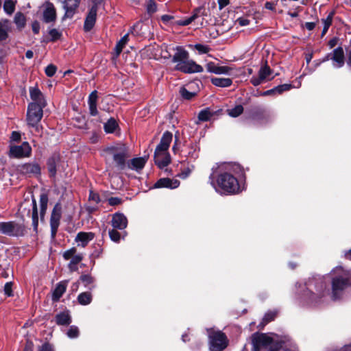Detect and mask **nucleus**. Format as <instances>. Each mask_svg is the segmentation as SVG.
<instances>
[{"instance_id": "nucleus-1", "label": "nucleus", "mask_w": 351, "mask_h": 351, "mask_svg": "<svg viewBox=\"0 0 351 351\" xmlns=\"http://www.w3.org/2000/svg\"><path fill=\"white\" fill-rule=\"evenodd\" d=\"M213 173L209 176L210 184L215 187L214 176L218 173L217 178V186L222 193L227 194H234L239 193L240 187L237 179L234 175L242 172L241 167L237 164H221L218 165L216 169L213 168Z\"/></svg>"}, {"instance_id": "nucleus-2", "label": "nucleus", "mask_w": 351, "mask_h": 351, "mask_svg": "<svg viewBox=\"0 0 351 351\" xmlns=\"http://www.w3.org/2000/svg\"><path fill=\"white\" fill-rule=\"evenodd\" d=\"M175 51L172 56V62L176 63V69L184 73H201L203 67L193 60L189 59V52L183 47H173Z\"/></svg>"}, {"instance_id": "nucleus-3", "label": "nucleus", "mask_w": 351, "mask_h": 351, "mask_svg": "<svg viewBox=\"0 0 351 351\" xmlns=\"http://www.w3.org/2000/svg\"><path fill=\"white\" fill-rule=\"evenodd\" d=\"M332 273L334 277L332 280V297L336 300L350 285L351 271L345 270L341 267H337Z\"/></svg>"}, {"instance_id": "nucleus-4", "label": "nucleus", "mask_w": 351, "mask_h": 351, "mask_svg": "<svg viewBox=\"0 0 351 351\" xmlns=\"http://www.w3.org/2000/svg\"><path fill=\"white\" fill-rule=\"evenodd\" d=\"M172 138L173 135L170 132H165L162 134L160 143L155 149V163L160 169L167 167L171 162V158L168 152V149L170 143L172 141Z\"/></svg>"}, {"instance_id": "nucleus-5", "label": "nucleus", "mask_w": 351, "mask_h": 351, "mask_svg": "<svg viewBox=\"0 0 351 351\" xmlns=\"http://www.w3.org/2000/svg\"><path fill=\"white\" fill-rule=\"evenodd\" d=\"M106 160L112 158L116 167L119 170H123L127 166L126 160L129 158L128 147L125 144H117L109 146L104 150Z\"/></svg>"}, {"instance_id": "nucleus-6", "label": "nucleus", "mask_w": 351, "mask_h": 351, "mask_svg": "<svg viewBox=\"0 0 351 351\" xmlns=\"http://www.w3.org/2000/svg\"><path fill=\"white\" fill-rule=\"evenodd\" d=\"M43 106L36 103H30L27 107V122L29 126L34 128L38 134L41 133L42 127L39 125L43 116Z\"/></svg>"}, {"instance_id": "nucleus-7", "label": "nucleus", "mask_w": 351, "mask_h": 351, "mask_svg": "<svg viewBox=\"0 0 351 351\" xmlns=\"http://www.w3.org/2000/svg\"><path fill=\"white\" fill-rule=\"evenodd\" d=\"M252 341L254 351H278V350L273 339L267 334H254Z\"/></svg>"}, {"instance_id": "nucleus-8", "label": "nucleus", "mask_w": 351, "mask_h": 351, "mask_svg": "<svg viewBox=\"0 0 351 351\" xmlns=\"http://www.w3.org/2000/svg\"><path fill=\"white\" fill-rule=\"evenodd\" d=\"M210 351H223L228 345L226 335L220 330H208Z\"/></svg>"}, {"instance_id": "nucleus-9", "label": "nucleus", "mask_w": 351, "mask_h": 351, "mask_svg": "<svg viewBox=\"0 0 351 351\" xmlns=\"http://www.w3.org/2000/svg\"><path fill=\"white\" fill-rule=\"evenodd\" d=\"M0 232L9 237H22L26 233V228L16 221L0 222Z\"/></svg>"}, {"instance_id": "nucleus-10", "label": "nucleus", "mask_w": 351, "mask_h": 351, "mask_svg": "<svg viewBox=\"0 0 351 351\" xmlns=\"http://www.w3.org/2000/svg\"><path fill=\"white\" fill-rule=\"evenodd\" d=\"M32 148L27 142H23L21 145L10 147L9 155L10 157L21 158L30 156Z\"/></svg>"}, {"instance_id": "nucleus-11", "label": "nucleus", "mask_w": 351, "mask_h": 351, "mask_svg": "<svg viewBox=\"0 0 351 351\" xmlns=\"http://www.w3.org/2000/svg\"><path fill=\"white\" fill-rule=\"evenodd\" d=\"M329 60H332L334 67L340 68L344 64V51L342 47H339L333 50L332 53H328L323 59L322 62Z\"/></svg>"}, {"instance_id": "nucleus-12", "label": "nucleus", "mask_w": 351, "mask_h": 351, "mask_svg": "<svg viewBox=\"0 0 351 351\" xmlns=\"http://www.w3.org/2000/svg\"><path fill=\"white\" fill-rule=\"evenodd\" d=\"M271 74L272 70L267 66V64H265L261 67L258 71V75L253 76L251 78L250 82L254 86H258L265 81L272 80L274 77H270Z\"/></svg>"}, {"instance_id": "nucleus-13", "label": "nucleus", "mask_w": 351, "mask_h": 351, "mask_svg": "<svg viewBox=\"0 0 351 351\" xmlns=\"http://www.w3.org/2000/svg\"><path fill=\"white\" fill-rule=\"evenodd\" d=\"M62 215V208L60 204H56L55 206L53 207V209L52 210L51 218H50V226H51V234L53 237H55L58 228L60 225V221L61 219Z\"/></svg>"}, {"instance_id": "nucleus-14", "label": "nucleus", "mask_w": 351, "mask_h": 351, "mask_svg": "<svg viewBox=\"0 0 351 351\" xmlns=\"http://www.w3.org/2000/svg\"><path fill=\"white\" fill-rule=\"evenodd\" d=\"M315 287L316 293L313 292L312 290L306 291L305 292V296L308 298L309 302L313 305L317 304L321 298L324 295L326 285L321 282L318 287L316 286Z\"/></svg>"}, {"instance_id": "nucleus-15", "label": "nucleus", "mask_w": 351, "mask_h": 351, "mask_svg": "<svg viewBox=\"0 0 351 351\" xmlns=\"http://www.w3.org/2000/svg\"><path fill=\"white\" fill-rule=\"evenodd\" d=\"M43 20L46 23L54 22L56 20V10L53 4L47 1L43 5Z\"/></svg>"}, {"instance_id": "nucleus-16", "label": "nucleus", "mask_w": 351, "mask_h": 351, "mask_svg": "<svg viewBox=\"0 0 351 351\" xmlns=\"http://www.w3.org/2000/svg\"><path fill=\"white\" fill-rule=\"evenodd\" d=\"M97 12V6L94 5L90 9L84 25V29L85 32L90 31L95 25Z\"/></svg>"}, {"instance_id": "nucleus-17", "label": "nucleus", "mask_w": 351, "mask_h": 351, "mask_svg": "<svg viewBox=\"0 0 351 351\" xmlns=\"http://www.w3.org/2000/svg\"><path fill=\"white\" fill-rule=\"evenodd\" d=\"M80 3V0H64V9L65 10V14L63 18H72L76 12Z\"/></svg>"}, {"instance_id": "nucleus-18", "label": "nucleus", "mask_w": 351, "mask_h": 351, "mask_svg": "<svg viewBox=\"0 0 351 351\" xmlns=\"http://www.w3.org/2000/svg\"><path fill=\"white\" fill-rule=\"evenodd\" d=\"M111 224L114 228L124 230L128 226V219L122 213H115L113 215Z\"/></svg>"}, {"instance_id": "nucleus-19", "label": "nucleus", "mask_w": 351, "mask_h": 351, "mask_svg": "<svg viewBox=\"0 0 351 351\" xmlns=\"http://www.w3.org/2000/svg\"><path fill=\"white\" fill-rule=\"evenodd\" d=\"M19 171L26 175H38L40 173V167L37 163H25L19 167Z\"/></svg>"}, {"instance_id": "nucleus-20", "label": "nucleus", "mask_w": 351, "mask_h": 351, "mask_svg": "<svg viewBox=\"0 0 351 351\" xmlns=\"http://www.w3.org/2000/svg\"><path fill=\"white\" fill-rule=\"evenodd\" d=\"M180 185L178 180H172L168 178H160L154 184V188H169L176 189Z\"/></svg>"}, {"instance_id": "nucleus-21", "label": "nucleus", "mask_w": 351, "mask_h": 351, "mask_svg": "<svg viewBox=\"0 0 351 351\" xmlns=\"http://www.w3.org/2000/svg\"><path fill=\"white\" fill-rule=\"evenodd\" d=\"M206 68L208 72L217 75L227 74L231 71V69L228 66H218L213 62H208L206 64Z\"/></svg>"}, {"instance_id": "nucleus-22", "label": "nucleus", "mask_w": 351, "mask_h": 351, "mask_svg": "<svg viewBox=\"0 0 351 351\" xmlns=\"http://www.w3.org/2000/svg\"><path fill=\"white\" fill-rule=\"evenodd\" d=\"M29 95L31 99H32V103L38 104L40 106H46L47 103L44 98L43 95L40 92V90L37 88H30L29 89Z\"/></svg>"}, {"instance_id": "nucleus-23", "label": "nucleus", "mask_w": 351, "mask_h": 351, "mask_svg": "<svg viewBox=\"0 0 351 351\" xmlns=\"http://www.w3.org/2000/svg\"><path fill=\"white\" fill-rule=\"evenodd\" d=\"M147 158L146 157H140V158H133L128 162L127 167L130 169L138 171L144 167V166L147 162Z\"/></svg>"}, {"instance_id": "nucleus-24", "label": "nucleus", "mask_w": 351, "mask_h": 351, "mask_svg": "<svg viewBox=\"0 0 351 351\" xmlns=\"http://www.w3.org/2000/svg\"><path fill=\"white\" fill-rule=\"evenodd\" d=\"M93 238L94 234L92 232H80L77 234L75 241L79 243V246L84 247Z\"/></svg>"}, {"instance_id": "nucleus-25", "label": "nucleus", "mask_w": 351, "mask_h": 351, "mask_svg": "<svg viewBox=\"0 0 351 351\" xmlns=\"http://www.w3.org/2000/svg\"><path fill=\"white\" fill-rule=\"evenodd\" d=\"M97 91H93L88 97V107H89V112L91 116H96L98 114L97 108Z\"/></svg>"}, {"instance_id": "nucleus-26", "label": "nucleus", "mask_w": 351, "mask_h": 351, "mask_svg": "<svg viewBox=\"0 0 351 351\" xmlns=\"http://www.w3.org/2000/svg\"><path fill=\"white\" fill-rule=\"evenodd\" d=\"M56 322L58 325L67 326L71 322V317L69 311H64L56 315Z\"/></svg>"}, {"instance_id": "nucleus-27", "label": "nucleus", "mask_w": 351, "mask_h": 351, "mask_svg": "<svg viewBox=\"0 0 351 351\" xmlns=\"http://www.w3.org/2000/svg\"><path fill=\"white\" fill-rule=\"evenodd\" d=\"M67 282H59L55 289L53 291L52 294V300L53 302H58L60 298L62 296L64 293L66 289Z\"/></svg>"}, {"instance_id": "nucleus-28", "label": "nucleus", "mask_w": 351, "mask_h": 351, "mask_svg": "<svg viewBox=\"0 0 351 351\" xmlns=\"http://www.w3.org/2000/svg\"><path fill=\"white\" fill-rule=\"evenodd\" d=\"M210 82L215 86L221 88L229 87L232 84V80L230 78L225 77H212Z\"/></svg>"}, {"instance_id": "nucleus-29", "label": "nucleus", "mask_w": 351, "mask_h": 351, "mask_svg": "<svg viewBox=\"0 0 351 351\" xmlns=\"http://www.w3.org/2000/svg\"><path fill=\"white\" fill-rule=\"evenodd\" d=\"M10 29L9 21L5 19L0 21V40H5L8 37V31Z\"/></svg>"}, {"instance_id": "nucleus-30", "label": "nucleus", "mask_w": 351, "mask_h": 351, "mask_svg": "<svg viewBox=\"0 0 351 351\" xmlns=\"http://www.w3.org/2000/svg\"><path fill=\"white\" fill-rule=\"evenodd\" d=\"M80 281H81L85 287L88 288L89 289H92L95 287L94 282L95 279L90 274H83L80 278Z\"/></svg>"}, {"instance_id": "nucleus-31", "label": "nucleus", "mask_w": 351, "mask_h": 351, "mask_svg": "<svg viewBox=\"0 0 351 351\" xmlns=\"http://www.w3.org/2000/svg\"><path fill=\"white\" fill-rule=\"evenodd\" d=\"M192 14L195 20L199 18L202 19V21H201V25H202L204 17L208 16V10L204 6H199L194 9Z\"/></svg>"}, {"instance_id": "nucleus-32", "label": "nucleus", "mask_w": 351, "mask_h": 351, "mask_svg": "<svg viewBox=\"0 0 351 351\" xmlns=\"http://www.w3.org/2000/svg\"><path fill=\"white\" fill-rule=\"evenodd\" d=\"M77 301L81 305H88L92 301V294L90 292H83L78 295Z\"/></svg>"}, {"instance_id": "nucleus-33", "label": "nucleus", "mask_w": 351, "mask_h": 351, "mask_svg": "<svg viewBox=\"0 0 351 351\" xmlns=\"http://www.w3.org/2000/svg\"><path fill=\"white\" fill-rule=\"evenodd\" d=\"M14 22L19 29H23L26 24V19L24 14L20 12L15 14Z\"/></svg>"}, {"instance_id": "nucleus-34", "label": "nucleus", "mask_w": 351, "mask_h": 351, "mask_svg": "<svg viewBox=\"0 0 351 351\" xmlns=\"http://www.w3.org/2000/svg\"><path fill=\"white\" fill-rule=\"evenodd\" d=\"M128 34H125L119 40V42L117 43L115 47H114V51H115V54H116V56H118L120 53L121 52L123 48L124 47V46L126 45V43H128Z\"/></svg>"}, {"instance_id": "nucleus-35", "label": "nucleus", "mask_w": 351, "mask_h": 351, "mask_svg": "<svg viewBox=\"0 0 351 351\" xmlns=\"http://www.w3.org/2000/svg\"><path fill=\"white\" fill-rule=\"evenodd\" d=\"M48 203V197L46 194H42L40 197V217L41 219L44 217L46 213Z\"/></svg>"}, {"instance_id": "nucleus-36", "label": "nucleus", "mask_w": 351, "mask_h": 351, "mask_svg": "<svg viewBox=\"0 0 351 351\" xmlns=\"http://www.w3.org/2000/svg\"><path fill=\"white\" fill-rule=\"evenodd\" d=\"M117 127L118 124L116 120L111 118L104 124V130L106 133H112L115 131Z\"/></svg>"}, {"instance_id": "nucleus-37", "label": "nucleus", "mask_w": 351, "mask_h": 351, "mask_svg": "<svg viewBox=\"0 0 351 351\" xmlns=\"http://www.w3.org/2000/svg\"><path fill=\"white\" fill-rule=\"evenodd\" d=\"M32 224L34 226V230H37L38 226V210H37V206L36 202L34 199L32 200Z\"/></svg>"}, {"instance_id": "nucleus-38", "label": "nucleus", "mask_w": 351, "mask_h": 351, "mask_svg": "<svg viewBox=\"0 0 351 351\" xmlns=\"http://www.w3.org/2000/svg\"><path fill=\"white\" fill-rule=\"evenodd\" d=\"M213 114L214 113L209 108H206L199 112L198 119L201 121H207L211 119Z\"/></svg>"}, {"instance_id": "nucleus-39", "label": "nucleus", "mask_w": 351, "mask_h": 351, "mask_svg": "<svg viewBox=\"0 0 351 351\" xmlns=\"http://www.w3.org/2000/svg\"><path fill=\"white\" fill-rule=\"evenodd\" d=\"M333 14H334L333 12H330L326 19H322V23L324 25V27H323V30H322V36L326 34L328 28L331 25Z\"/></svg>"}, {"instance_id": "nucleus-40", "label": "nucleus", "mask_w": 351, "mask_h": 351, "mask_svg": "<svg viewBox=\"0 0 351 351\" xmlns=\"http://www.w3.org/2000/svg\"><path fill=\"white\" fill-rule=\"evenodd\" d=\"M15 3L12 0H5L3 4L5 12L8 15H11L15 10Z\"/></svg>"}, {"instance_id": "nucleus-41", "label": "nucleus", "mask_w": 351, "mask_h": 351, "mask_svg": "<svg viewBox=\"0 0 351 351\" xmlns=\"http://www.w3.org/2000/svg\"><path fill=\"white\" fill-rule=\"evenodd\" d=\"M83 256L82 254H75L72 258L69 265V268L71 270L77 269L76 265L82 260Z\"/></svg>"}, {"instance_id": "nucleus-42", "label": "nucleus", "mask_w": 351, "mask_h": 351, "mask_svg": "<svg viewBox=\"0 0 351 351\" xmlns=\"http://www.w3.org/2000/svg\"><path fill=\"white\" fill-rule=\"evenodd\" d=\"M47 168H48L49 172L50 173V176L51 177L55 176V175L56 173V158H51L48 160Z\"/></svg>"}, {"instance_id": "nucleus-43", "label": "nucleus", "mask_w": 351, "mask_h": 351, "mask_svg": "<svg viewBox=\"0 0 351 351\" xmlns=\"http://www.w3.org/2000/svg\"><path fill=\"white\" fill-rule=\"evenodd\" d=\"M277 311H268L265 313L263 319V326H265L267 323L273 321L277 315Z\"/></svg>"}, {"instance_id": "nucleus-44", "label": "nucleus", "mask_w": 351, "mask_h": 351, "mask_svg": "<svg viewBox=\"0 0 351 351\" xmlns=\"http://www.w3.org/2000/svg\"><path fill=\"white\" fill-rule=\"evenodd\" d=\"M49 36H50L49 41L54 42L61 38L62 33L58 29L53 28L49 29Z\"/></svg>"}, {"instance_id": "nucleus-45", "label": "nucleus", "mask_w": 351, "mask_h": 351, "mask_svg": "<svg viewBox=\"0 0 351 351\" xmlns=\"http://www.w3.org/2000/svg\"><path fill=\"white\" fill-rule=\"evenodd\" d=\"M291 88V85L289 84H284L282 85L277 86L274 88L276 95H280L285 91H288Z\"/></svg>"}, {"instance_id": "nucleus-46", "label": "nucleus", "mask_w": 351, "mask_h": 351, "mask_svg": "<svg viewBox=\"0 0 351 351\" xmlns=\"http://www.w3.org/2000/svg\"><path fill=\"white\" fill-rule=\"evenodd\" d=\"M109 237L110 239L116 243H119L121 240V234L116 230V228L112 229L109 230Z\"/></svg>"}, {"instance_id": "nucleus-47", "label": "nucleus", "mask_w": 351, "mask_h": 351, "mask_svg": "<svg viewBox=\"0 0 351 351\" xmlns=\"http://www.w3.org/2000/svg\"><path fill=\"white\" fill-rule=\"evenodd\" d=\"M243 111V108L241 105H238L234 108L229 110V115L232 117H237L239 116Z\"/></svg>"}, {"instance_id": "nucleus-48", "label": "nucleus", "mask_w": 351, "mask_h": 351, "mask_svg": "<svg viewBox=\"0 0 351 351\" xmlns=\"http://www.w3.org/2000/svg\"><path fill=\"white\" fill-rule=\"evenodd\" d=\"M195 21V17L192 14L191 16H189L188 18L176 21V24L178 25H180V26H186Z\"/></svg>"}, {"instance_id": "nucleus-49", "label": "nucleus", "mask_w": 351, "mask_h": 351, "mask_svg": "<svg viewBox=\"0 0 351 351\" xmlns=\"http://www.w3.org/2000/svg\"><path fill=\"white\" fill-rule=\"evenodd\" d=\"M79 329L75 326H70L66 332V335L69 338H76L79 336Z\"/></svg>"}, {"instance_id": "nucleus-50", "label": "nucleus", "mask_w": 351, "mask_h": 351, "mask_svg": "<svg viewBox=\"0 0 351 351\" xmlns=\"http://www.w3.org/2000/svg\"><path fill=\"white\" fill-rule=\"evenodd\" d=\"M180 93L181 96L185 99H192L195 95V93L193 92L189 91L186 88L182 87L180 89Z\"/></svg>"}, {"instance_id": "nucleus-51", "label": "nucleus", "mask_w": 351, "mask_h": 351, "mask_svg": "<svg viewBox=\"0 0 351 351\" xmlns=\"http://www.w3.org/2000/svg\"><path fill=\"white\" fill-rule=\"evenodd\" d=\"M57 67L55 65L51 64L46 67L45 73L48 77H52L55 75Z\"/></svg>"}, {"instance_id": "nucleus-52", "label": "nucleus", "mask_w": 351, "mask_h": 351, "mask_svg": "<svg viewBox=\"0 0 351 351\" xmlns=\"http://www.w3.org/2000/svg\"><path fill=\"white\" fill-rule=\"evenodd\" d=\"M76 248L72 247L66 251H65L63 254V257L65 260H69L71 258L76 254Z\"/></svg>"}, {"instance_id": "nucleus-53", "label": "nucleus", "mask_w": 351, "mask_h": 351, "mask_svg": "<svg viewBox=\"0 0 351 351\" xmlns=\"http://www.w3.org/2000/svg\"><path fill=\"white\" fill-rule=\"evenodd\" d=\"M194 47L202 54L207 53L210 51V48L208 46L202 44H196Z\"/></svg>"}, {"instance_id": "nucleus-54", "label": "nucleus", "mask_w": 351, "mask_h": 351, "mask_svg": "<svg viewBox=\"0 0 351 351\" xmlns=\"http://www.w3.org/2000/svg\"><path fill=\"white\" fill-rule=\"evenodd\" d=\"M3 290H4L5 294L7 296H8V297L12 296L13 295L12 282H6L5 286H4V289Z\"/></svg>"}, {"instance_id": "nucleus-55", "label": "nucleus", "mask_w": 351, "mask_h": 351, "mask_svg": "<svg viewBox=\"0 0 351 351\" xmlns=\"http://www.w3.org/2000/svg\"><path fill=\"white\" fill-rule=\"evenodd\" d=\"M156 4L153 0H150L147 6V10L149 14H153L156 12Z\"/></svg>"}, {"instance_id": "nucleus-56", "label": "nucleus", "mask_w": 351, "mask_h": 351, "mask_svg": "<svg viewBox=\"0 0 351 351\" xmlns=\"http://www.w3.org/2000/svg\"><path fill=\"white\" fill-rule=\"evenodd\" d=\"M89 200L98 204L100 201L99 196L97 193L90 191L89 194Z\"/></svg>"}, {"instance_id": "nucleus-57", "label": "nucleus", "mask_w": 351, "mask_h": 351, "mask_svg": "<svg viewBox=\"0 0 351 351\" xmlns=\"http://www.w3.org/2000/svg\"><path fill=\"white\" fill-rule=\"evenodd\" d=\"M121 199L119 197H112L108 199V204L110 206H116L121 204Z\"/></svg>"}, {"instance_id": "nucleus-58", "label": "nucleus", "mask_w": 351, "mask_h": 351, "mask_svg": "<svg viewBox=\"0 0 351 351\" xmlns=\"http://www.w3.org/2000/svg\"><path fill=\"white\" fill-rule=\"evenodd\" d=\"M32 31L34 34H38L40 31V24L38 21H34L32 25Z\"/></svg>"}, {"instance_id": "nucleus-59", "label": "nucleus", "mask_w": 351, "mask_h": 351, "mask_svg": "<svg viewBox=\"0 0 351 351\" xmlns=\"http://www.w3.org/2000/svg\"><path fill=\"white\" fill-rule=\"evenodd\" d=\"M237 21L241 26H245L250 23V21L245 18H239Z\"/></svg>"}, {"instance_id": "nucleus-60", "label": "nucleus", "mask_w": 351, "mask_h": 351, "mask_svg": "<svg viewBox=\"0 0 351 351\" xmlns=\"http://www.w3.org/2000/svg\"><path fill=\"white\" fill-rule=\"evenodd\" d=\"M9 269H0V277L7 278L9 277Z\"/></svg>"}, {"instance_id": "nucleus-61", "label": "nucleus", "mask_w": 351, "mask_h": 351, "mask_svg": "<svg viewBox=\"0 0 351 351\" xmlns=\"http://www.w3.org/2000/svg\"><path fill=\"white\" fill-rule=\"evenodd\" d=\"M21 138V134H19V132H12V136H11V139L13 141H19Z\"/></svg>"}, {"instance_id": "nucleus-62", "label": "nucleus", "mask_w": 351, "mask_h": 351, "mask_svg": "<svg viewBox=\"0 0 351 351\" xmlns=\"http://www.w3.org/2000/svg\"><path fill=\"white\" fill-rule=\"evenodd\" d=\"M40 351H53V349L49 344L45 343L41 346Z\"/></svg>"}, {"instance_id": "nucleus-63", "label": "nucleus", "mask_w": 351, "mask_h": 351, "mask_svg": "<svg viewBox=\"0 0 351 351\" xmlns=\"http://www.w3.org/2000/svg\"><path fill=\"white\" fill-rule=\"evenodd\" d=\"M265 8L267 10L274 11L275 10V6L274 3L270 1H267L265 4Z\"/></svg>"}, {"instance_id": "nucleus-64", "label": "nucleus", "mask_w": 351, "mask_h": 351, "mask_svg": "<svg viewBox=\"0 0 351 351\" xmlns=\"http://www.w3.org/2000/svg\"><path fill=\"white\" fill-rule=\"evenodd\" d=\"M33 350V344L31 342H27L26 346L23 350V351H32Z\"/></svg>"}]
</instances>
